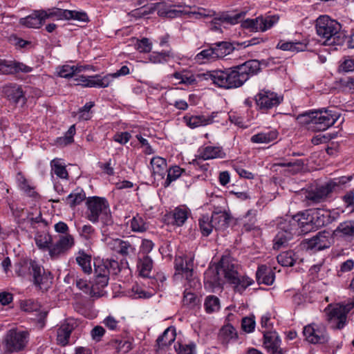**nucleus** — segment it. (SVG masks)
I'll return each instance as SVG.
<instances>
[{
  "mask_svg": "<svg viewBox=\"0 0 354 354\" xmlns=\"http://www.w3.org/2000/svg\"><path fill=\"white\" fill-rule=\"evenodd\" d=\"M266 62L251 59L243 64L221 69L208 71L198 73V80L208 81L214 86L225 89L236 88L241 86L251 75H256L261 69V65Z\"/></svg>",
  "mask_w": 354,
  "mask_h": 354,
  "instance_id": "nucleus-1",
  "label": "nucleus"
},
{
  "mask_svg": "<svg viewBox=\"0 0 354 354\" xmlns=\"http://www.w3.org/2000/svg\"><path fill=\"white\" fill-rule=\"evenodd\" d=\"M340 116L335 110L322 109L299 114L297 120L309 130L323 131L332 127Z\"/></svg>",
  "mask_w": 354,
  "mask_h": 354,
  "instance_id": "nucleus-2",
  "label": "nucleus"
},
{
  "mask_svg": "<svg viewBox=\"0 0 354 354\" xmlns=\"http://www.w3.org/2000/svg\"><path fill=\"white\" fill-rule=\"evenodd\" d=\"M245 15V12H244L235 14L226 12L222 13L218 19L232 25L241 22V27L251 32H265L271 28L279 20V17L276 15H261L255 19L243 20Z\"/></svg>",
  "mask_w": 354,
  "mask_h": 354,
  "instance_id": "nucleus-3",
  "label": "nucleus"
},
{
  "mask_svg": "<svg viewBox=\"0 0 354 354\" xmlns=\"http://www.w3.org/2000/svg\"><path fill=\"white\" fill-rule=\"evenodd\" d=\"M15 272L18 276H26L30 274L33 277L34 284L38 286L41 290H46L52 283L53 279L50 272H45L35 261L31 259H19L15 265Z\"/></svg>",
  "mask_w": 354,
  "mask_h": 354,
  "instance_id": "nucleus-4",
  "label": "nucleus"
},
{
  "mask_svg": "<svg viewBox=\"0 0 354 354\" xmlns=\"http://www.w3.org/2000/svg\"><path fill=\"white\" fill-rule=\"evenodd\" d=\"M341 24L327 15H322L316 20L317 34L324 39L325 45H342L344 42V35L340 32Z\"/></svg>",
  "mask_w": 354,
  "mask_h": 354,
  "instance_id": "nucleus-5",
  "label": "nucleus"
},
{
  "mask_svg": "<svg viewBox=\"0 0 354 354\" xmlns=\"http://www.w3.org/2000/svg\"><path fill=\"white\" fill-rule=\"evenodd\" d=\"M300 231L299 233L306 234L317 230L329 222V214L322 209H310L299 212L294 216Z\"/></svg>",
  "mask_w": 354,
  "mask_h": 354,
  "instance_id": "nucleus-6",
  "label": "nucleus"
},
{
  "mask_svg": "<svg viewBox=\"0 0 354 354\" xmlns=\"http://www.w3.org/2000/svg\"><path fill=\"white\" fill-rule=\"evenodd\" d=\"M86 218L93 223L100 220L104 225L113 224L112 216L110 213L109 205L105 198L93 196L88 198L86 203Z\"/></svg>",
  "mask_w": 354,
  "mask_h": 354,
  "instance_id": "nucleus-7",
  "label": "nucleus"
},
{
  "mask_svg": "<svg viewBox=\"0 0 354 354\" xmlns=\"http://www.w3.org/2000/svg\"><path fill=\"white\" fill-rule=\"evenodd\" d=\"M238 264L236 261L229 256H224L221 258L219 266L217 270H208L205 273V281L212 284H218V273L221 272L225 278L230 282L232 280H235V277L239 274L237 272Z\"/></svg>",
  "mask_w": 354,
  "mask_h": 354,
  "instance_id": "nucleus-8",
  "label": "nucleus"
},
{
  "mask_svg": "<svg viewBox=\"0 0 354 354\" xmlns=\"http://www.w3.org/2000/svg\"><path fill=\"white\" fill-rule=\"evenodd\" d=\"M279 231L274 239L273 248L279 250L288 245L289 241L293 239V236L299 233L300 229L297 222L295 221L294 216L289 220L281 222L278 226Z\"/></svg>",
  "mask_w": 354,
  "mask_h": 354,
  "instance_id": "nucleus-9",
  "label": "nucleus"
},
{
  "mask_svg": "<svg viewBox=\"0 0 354 354\" xmlns=\"http://www.w3.org/2000/svg\"><path fill=\"white\" fill-rule=\"evenodd\" d=\"M28 336L26 331L9 330L3 340L5 353L11 354L24 350L28 342Z\"/></svg>",
  "mask_w": 354,
  "mask_h": 354,
  "instance_id": "nucleus-10",
  "label": "nucleus"
},
{
  "mask_svg": "<svg viewBox=\"0 0 354 354\" xmlns=\"http://www.w3.org/2000/svg\"><path fill=\"white\" fill-rule=\"evenodd\" d=\"M234 50L232 44L227 41H219L212 44L209 48L203 50L197 54L198 59H205L208 61H215L230 55Z\"/></svg>",
  "mask_w": 354,
  "mask_h": 354,
  "instance_id": "nucleus-11",
  "label": "nucleus"
},
{
  "mask_svg": "<svg viewBox=\"0 0 354 354\" xmlns=\"http://www.w3.org/2000/svg\"><path fill=\"white\" fill-rule=\"evenodd\" d=\"M303 335L308 342L313 344H325L329 339L326 328L323 324H308L303 329Z\"/></svg>",
  "mask_w": 354,
  "mask_h": 354,
  "instance_id": "nucleus-12",
  "label": "nucleus"
},
{
  "mask_svg": "<svg viewBox=\"0 0 354 354\" xmlns=\"http://www.w3.org/2000/svg\"><path fill=\"white\" fill-rule=\"evenodd\" d=\"M340 181L335 182L330 180L324 185L312 188L306 192V199L313 204H317L324 201L330 194L337 187Z\"/></svg>",
  "mask_w": 354,
  "mask_h": 354,
  "instance_id": "nucleus-13",
  "label": "nucleus"
},
{
  "mask_svg": "<svg viewBox=\"0 0 354 354\" xmlns=\"http://www.w3.org/2000/svg\"><path fill=\"white\" fill-rule=\"evenodd\" d=\"M283 96L270 90H261L255 96L257 106L261 111H268L277 106L283 101Z\"/></svg>",
  "mask_w": 354,
  "mask_h": 354,
  "instance_id": "nucleus-14",
  "label": "nucleus"
},
{
  "mask_svg": "<svg viewBox=\"0 0 354 354\" xmlns=\"http://www.w3.org/2000/svg\"><path fill=\"white\" fill-rule=\"evenodd\" d=\"M75 244L74 238L71 234L59 236L56 243L51 244L49 248V255L52 259H57L68 252Z\"/></svg>",
  "mask_w": 354,
  "mask_h": 354,
  "instance_id": "nucleus-15",
  "label": "nucleus"
},
{
  "mask_svg": "<svg viewBox=\"0 0 354 354\" xmlns=\"http://www.w3.org/2000/svg\"><path fill=\"white\" fill-rule=\"evenodd\" d=\"M32 71V68L26 65L22 62L15 60H8L1 59L0 62V74L14 75L18 73H28Z\"/></svg>",
  "mask_w": 354,
  "mask_h": 354,
  "instance_id": "nucleus-16",
  "label": "nucleus"
},
{
  "mask_svg": "<svg viewBox=\"0 0 354 354\" xmlns=\"http://www.w3.org/2000/svg\"><path fill=\"white\" fill-rule=\"evenodd\" d=\"M331 244L332 237L326 230L318 232L317 235L306 241L307 248L317 251L328 248Z\"/></svg>",
  "mask_w": 354,
  "mask_h": 354,
  "instance_id": "nucleus-17",
  "label": "nucleus"
},
{
  "mask_svg": "<svg viewBox=\"0 0 354 354\" xmlns=\"http://www.w3.org/2000/svg\"><path fill=\"white\" fill-rule=\"evenodd\" d=\"M1 92L9 101L15 104L21 102L24 104L26 102L22 88L17 84L4 85Z\"/></svg>",
  "mask_w": 354,
  "mask_h": 354,
  "instance_id": "nucleus-18",
  "label": "nucleus"
},
{
  "mask_svg": "<svg viewBox=\"0 0 354 354\" xmlns=\"http://www.w3.org/2000/svg\"><path fill=\"white\" fill-rule=\"evenodd\" d=\"M225 156V153L222 147L207 146L198 150V158L193 161V164L199 166V160L201 159L207 160L214 158H223Z\"/></svg>",
  "mask_w": 354,
  "mask_h": 354,
  "instance_id": "nucleus-19",
  "label": "nucleus"
},
{
  "mask_svg": "<svg viewBox=\"0 0 354 354\" xmlns=\"http://www.w3.org/2000/svg\"><path fill=\"white\" fill-rule=\"evenodd\" d=\"M110 248L122 257H130L136 253V248L130 242L120 239L111 240L109 243Z\"/></svg>",
  "mask_w": 354,
  "mask_h": 354,
  "instance_id": "nucleus-20",
  "label": "nucleus"
},
{
  "mask_svg": "<svg viewBox=\"0 0 354 354\" xmlns=\"http://www.w3.org/2000/svg\"><path fill=\"white\" fill-rule=\"evenodd\" d=\"M77 326V322L73 319H68L57 329V341L62 346H66L72 331Z\"/></svg>",
  "mask_w": 354,
  "mask_h": 354,
  "instance_id": "nucleus-21",
  "label": "nucleus"
},
{
  "mask_svg": "<svg viewBox=\"0 0 354 354\" xmlns=\"http://www.w3.org/2000/svg\"><path fill=\"white\" fill-rule=\"evenodd\" d=\"M109 274L110 270L108 268V264L104 263L95 264V286H97V290L103 288L108 285Z\"/></svg>",
  "mask_w": 354,
  "mask_h": 354,
  "instance_id": "nucleus-22",
  "label": "nucleus"
},
{
  "mask_svg": "<svg viewBox=\"0 0 354 354\" xmlns=\"http://www.w3.org/2000/svg\"><path fill=\"white\" fill-rule=\"evenodd\" d=\"M328 317L333 327L336 329H342L346 324L347 312L344 307L338 306L333 308L329 313Z\"/></svg>",
  "mask_w": 354,
  "mask_h": 354,
  "instance_id": "nucleus-23",
  "label": "nucleus"
},
{
  "mask_svg": "<svg viewBox=\"0 0 354 354\" xmlns=\"http://www.w3.org/2000/svg\"><path fill=\"white\" fill-rule=\"evenodd\" d=\"M281 340L275 331L263 333V346L271 354L274 353L281 347Z\"/></svg>",
  "mask_w": 354,
  "mask_h": 354,
  "instance_id": "nucleus-24",
  "label": "nucleus"
},
{
  "mask_svg": "<svg viewBox=\"0 0 354 354\" xmlns=\"http://www.w3.org/2000/svg\"><path fill=\"white\" fill-rule=\"evenodd\" d=\"M256 278L258 283L270 286L274 281L275 274L270 267L261 265L258 267Z\"/></svg>",
  "mask_w": 354,
  "mask_h": 354,
  "instance_id": "nucleus-25",
  "label": "nucleus"
},
{
  "mask_svg": "<svg viewBox=\"0 0 354 354\" xmlns=\"http://www.w3.org/2000/svg\"><path fill=\"white\" fill-rule=\"evenodd\" d=\"M214 117L213 113L211 115H185L183 119L187 126L194 129L212 123Z\"/></svg>",
  "mask_w": 354,
  "mask_h": 354,
  "instance_id": "nucleus-26",
  "label": "nucleus"
},
{
  "mask_svg": "<svg viewBox=\"0 0 354 354\" xmlns=\"http://www.w3.org/2000/svg\"><path fill=\"white\" fill-rule=\"evenodd\" d=\"M45 21L41 10L35 11L26 17L20 19V24L27 28H39Z\"/></svg>",
  "mask_w": 354,
  "mask_h": 354,
  "instance_id": "nucleus-27",
  "label": "nucleus"
},
{
  "mask_svg": "<svg viewBox=\"0 0 354 354\" xmlns=\"http://www.w3.org/2000/svg\"><path fill=\"white\" fill-rule=\"evenodd\" d=\"M189 210L185 207H176L170 214L171 223L177 226H182L187 221Z\"/></svg>",
  "mask_w": 354,
  "mask_h": 354,
  "instance_id": "nucleus-28",
  "label": "nucleus"
},
{
  "mask_svg": "<svg viewBox=\"0 0 354 354\" xmlns=\"http://www.w3.org/2000/svg\"><path fill=\"white\" fill-rule=\"evenodd\" d=\"M335 236L351 237L354 235V221H346L340 223L333 231Z\"/></svg>",
  "mask_w": 354,
  "mask_h": 354,
  "instance_id": "nucleus-29",
  "label": "nucleus"
},
{
  "mask_svg": "<svg viewBox=\"0 0 354 354\" xmlns=\"http://www.w3.org/2000/svg\"><path fill=\"white\" fill-rule=\"evenodd\" d=\"M113 82L112 75L110 73L102 76L101 75H95L90 76L88 87L106 88L111 85Z\"/></svg>",
  "mask_w": 354,
  "mask_h": 354,
  "instance_id": "nucleus-30",
  "label": "nucleus"
},
{
  "mask_svg": "<svg viewBox=\"0 0 354 354\" xmlns=\"http://www.w3.org/2000/svg\"><path fill=\"white\" fill-rule=\"evenodd\" d=\"M150 164L153 174L163 178L167 169L165 159L159 156L154 157L151 160Z\"/></svg>",
  "mask_w": 354,
  "mask_h": 354,
  "instance_id": "nucleus-31",
  "label": "nucleus"
},
{
  "mask_svg": "<svg viewBox=\"0 0 354 354\" xmlns=\"http://www.w3.org/2000/svg\"><path fill=\"white\" fill-rule=\"evenodd\" d=\"M153 261L149 255L138 257V268L141 276L149 277L153 268Z\"/></svg>",
  "mask_w": 354,
  "mask_h": 354,
  "instance_id": "nucleus-32",
  "label": "nucleus"
},
{
  "mask_svg": "<svg viewBox=\"0 0 354 354\" xmlns=\"http://www.w3.org/2000/svg\"><path fill=\"white\" fill-rule=\"evenodd\" d=\"M85 198L86 194L84 192L82 189L77 188L66 198H63L62 200L71 207H75L84 201Z\"/></svg>",
  "mask_w": 354,
  "mask_h": 354,
  "instance_id": "nucleus-33",
  "label": "nucleus"
},
{
  "mask_svg": "<svg viewBox=\"0 0 354 354\" xmlns=\"http://www.w3.org/2000/svg\"><path fill=\"white\" fill-rule=\"evenodd\" d=\"M214 222L208 214L202 215L198 219V226L203 236H209L214 229Z\"/></svg>",
  "mask_w": 354,
  "mask_h": 354,
  "instance_id": "nucleus-34",
  "label": "nucleus"
},
{
  "mask_svg": "<svg viewBox=\"0 0 354 354\" xmlns=\"http://www.w3.org/2000/svg\"><path fill=\"white\" fill-rule=\"evenodd\" d=\"M84 68L82 66H71V65H64L62 66H59L57 68V74L59 77L64 78H71L74 76H76L77 74L82 72Z\"/></svg>",
  "mask_w": 354,
  "mask_h": 354,
  "instance_id": "nucleus-35",
  "label": "nucleus"
},
{
  "mask_svg": "<svg viewBox=\"0 0 354 354\" xmlns=\"http://www.w3.org/2000/svg\"><path fill=\"white\" fill-rule=\"evenodd\" d=\"M51 172L55 174L58 178L68 180V173L66 166L62 162L60 159L55 158L50 162Z\"/></svg>",
  "mask_w": 354,
  "mask_h": 354,
  "instance_id": "nucleus-36",
  "label": "nucleus"
},
{
  "mask_svg": "<svg viewBox=\"0 0 354 354\" xmlns=\"http://www.w3.org/2000/svg\"><path fill=\"white\" fill-rule=\"evenodd\" d=\"M278 133L276 130L261 132L251 137V141L254 143H269L277 139Z\"/></svg>",
  "mask_w": 354,
  "mask_h": 354,
  "instance_id": "nucleus-37",
  "label": "nucleus"
},
{
  "mask_svg": "<svg viewBox=\"0 0 354 354\" xmlns=\"http://www.w3.org/2000/svg\"><path fill=\"white\" fill-rule=\"evenodd\" d=\"M213 222L214 230L216 231H223L229 226L230 221L232 218V216L230 213L217 215L211 216Z\"/></svg>",
  "mask_w": 354,
  "mask_h": 354,
  "instance_id": "nucleus-38",
  "label": "nucleus"
},
{
  "mask_svg": "<svg viewBox=\"0 0 354 354\" xmlns=\"http://www.w3.org/2000/svg\"><path fill=\"white\" fill-rule=\"evenodd\" d=\"M277 47L281 50H290L292 52H300V51H304L306 48L307 45L305 43L300 42V41H280Z\"/></svg>",
  "mask_w": 354,
  "mask_h": 354,
  "instance_id": "nucleus-39",
  "label": "nucleus"
},
{
  "mask_svg": "<svg viewBox=\"0 0 354 354\" xmlns=\"http://www.w3.org/2000/svg\"><path fill=\"white\" fill-rule=\"evenodd\" d=\"M71 12L68 10H62L60 8H53L48 10H41V15L44 17L45 20L48 18H55L56 19H66V17H71Z\"/></svg>",
  "mask_w": 354,
  "mask_h": 354,
  "instance_id": "nucleus-40",
  "label": "nucleus"
},
{
  "mask_svg": "<svg viewBox=\"0 0 354 354\" xmlns=\"http://www.w3.org/2000/svg\"><path fill=\"white\" fill-rule=\"evenodd\" d=\"M75 284L80 290L89 295L91 297H99L102 295L99 290L95 291L97 286L94 284L92 286V287H91L86 280H84L82 279H76Z\"/></svg>",
  "mask_w": 354,
  "mask_h": 354,
  "instance_id": "nucleus-41",
  "label": "nucleus"
},
{
  "mask_svg": "<svg viewBox=\"0 0 354 354\" xmlns=\"http://www.w3.org/2000/svg\"><path fill=\"white\" fill-rule=\"evenodd\" d=\"M166 172H167V176L164 183L165 187H169L173 181L176 180L180 176L186 173L185 169L177 165L167 169Z\"/></svg>",
  "mask_w": 354,
  "mask_h": 354,
  "instance_id": "nucleus-42",
  "label": "nucleus"
},
{
  "mask_svg": "<svg viewBox=\"0 0 354 354\" xmlns=\"http://www.w3.org/2000/svg\"><path fill=\"white\" fill-rule=\"evenodd\" d=\"M176 339V333L174 328H168L157 339L159 347L170 345Z\"/></svg>",
  "mask_w": 354,
  "mask_h": 354,
  "instance_id": "nucleus-43",
  "label": "nucleus"
},
{
  "mask_svg": "<svg viewBox=\"0 0 354 354\" xmlns=\"http://www.w3.org/2000/svg\"><path fill=\"white\" fill-rule=\"evenodd\" d=\"M230 283L234 284L235 290L241 293L248 286L252 284L253 280L248 277H240L238 274L235 277V280H232Z\"/></svg>",
  "mask_w": 354,
  "mask_h": 354,
  "instance_id": "nucleus-44",
  "label": "nucleus"
},
{
  "mask_svg": "<svg viewBox=\"0 0 354 354\" xmlns=\"http://www.w3.org/2000/svg\"><path fill=\"white\" fill-rule=\"evenodd\" d=\"M130 227L134 232H144L147 230L148 225L142 216L136 214L131 220Z\"/></svg>",
  "mask_w": 354,
  "mask_h": 354,
  "instance_id": "nucleus-45",
  "label": "nucleus"
},
{
  "mask_svg": "<svg viewBox=\"0 0 354 354\" xmlns=\"http://www.w3.org/2000/svg\"><path fill=\"white\" fill-rule=\"evenodd\" d=\"M113 345L120 354H125L133 348L132 341L129 339H115L113 342Z\"/></svg>",
  "mask_w": 354,
  "mask_h": 354,
  "instance_id": "nucleus-46",
  "label": "nucleus"
},
{
  "mask_svg": "<svg viewBox=\"0 0 354 354\" xmlns=\"http://www.w3.org/2000/svg\"><path fill=\"white\" fill-rule=\"evenodd\" d=\"M204 306L207 313L216 312L220 308V301L217 297L209 295L205 299Z\"/></svg>",
  "mask_w": 354,
  "mask_h": 354,
  "instance_id": "nucleus-47",
  "label": "nucleus"
},
{
  "mask_svg": "<svg viewBox=\"0 0 354 354\" xmlns=\"http://www.w3.org/2000/svg\"><path fill=\"white\" fill-rule=\"evenodd\" d=\"M77 263L81 266L82 270L87 274H90L92 271L91 257V256L82 252L80 253L76 257Z\"/></svg>",
  "mask_w": 354,
  "mask_h": 354,
  "instance_id": "nucleus-48",
  "label": "nucleus"
},
{
  "mask_svg": "<svg viewBox=\"0 0 354 354\" xmlns=\"http://www.w3.org/2000/svg\"><path fill=\"white\" fill-rule=\"evenodd\" d=\"M219 335L226 342L236 339L238 335L235 328L231 324L225 325L221 329Z\"/></svg>",
  "mask_w": 354,
  "mask_h": 354,
  "instance_id": "nucleus-49",
  "label": "nucleus"
},
{
  "mask_svg": "<svg viewBox=\"0 0 354 354\" xmlns=\"http://www.w3.org/2000/svg\"><path fill=\"white\" fill-rule=\"evenodd\" d=\"M295 253L290 250L279 254L277 261L282 266H292L295 262Z\"/></svg>",
  "mask_w": 354,
  "mask_h": 354,
  "instance_id": "nucleus-50",
  "label": "nucleus"
},
{
  "mask_svg": "<svg viewBox=\"0 0 354 354\" xmlns=\"http://www.w3.org/2000/svg\"><path fill=\"white\" fill-rule=\"evenodd\" d=\"M175 261V268L176 271L178 272V273H182L186 277L187 279H189V277L192 276L193 269L190 268V266L189 264L188 266L185 265L184 259L181 258L178 259H176Z\"/></svg>",
  "mask_w": 354,
  "mask_h": 354,
  "instance_id": "nucleus-51",
  "label": "nucleus"
},
{
  "mask_svg": "<svg viewBox=\"0 0 354 354\" xmlns=\"http://www.w3.org/2000/svg\"><path fill=\"white\" fill-rule=\"evenodd\" d=\"M172 57L170 51L161 53L153 52L149 57V60L153 64H163Z\"/></svg>",
  "mask_w": 354,
  "mask_h": 354,
  "instance_id": "nucleus-52",
  "label": "nucleus"
},
{
  "mask_svg": "<svg viewBox=\"0 0 354 354\" xmlns=\"http://www.w3.org/2000/svg\"><path fill=\"white\" fill-rule=\"evenodd\" d=\"M174 77L176 80H180V83L184 84L186 85L195 84L197 82L196 78L198 79V77L197 76L196 77L193 75H188L187 74H184V73H179V72L175 73L174 74Z\"/></svg>",
  "mask_w": 354,
  "mask_h": 354,
  "instance_id": "nucleus-53",
  "label": "nucleus"
},
{
  "mask_svg": "<svg viewBox=\"0 0 354 354\" xmlns=\"http://www.w3.org/2000/svg\"><path fill=\"white\" fill-rule=\"evenodd\" d=\"M136 49L140 53H149L152 48V44L148 38L138 39L135 45Z\"/></svg>",
  "mask_w": 354,
  "mask_h": 354,
  "instance_id": "nucleus-54",
  "label": "nucleus"
},
{
  "mask_svg": "<svg viewBox=\"0 0 354 354\" xmlns=\"http://www.w3.org/2000/svg\"><path fill=\"white\" fill-rule=\"evenodd\" d=\"M255 325L256 322L253 316L245 317L241 320V328L245 333H250L253 332Z\"/></svg>",
  "mask_w": 354,
  "mask_h": 354,
  "instance_id": "nucleus-55",
  "label": "nucleus"
},
{
  "mask_svg": "<svg viewBox=\"0 0 354 354\" xmlns=\"http://www.w3.org/2000/svg\"><path fill=\"white\" fill-rule=\"evenodd\" d=\"M36 244L40 249H48L52 242V237L50 234L39 235L35 239Z\"/></svg>",
  "mask_w": 354,
  "mask_h": 354,
  "instance_id": "nucleus-56",
  "label": "nucleus"
},
{
  "mask_svg": "<svg viewBox=\"0 0 354 354\" xmlns=\"http://www.w3.org/2000/svg\"><path fill=\"white\" fill-rule=\"evenodd\" d=\"M40 308V305L33 300L29 299L21 302V308L26 312H37Z\"/></svg>",
  "mask_w": 354,
  "mask_h": 354,
  "instance_id": "nucleus-57",
  "label": "nucleus"
},
{
  "mask_svg": "<svg viewBox=\"0 0 354 354\" xmlns=\"http://www.w3.org/2000/svg\"><path fill=\"white\" fill-rule=\"evenodd\" d=\"M159 16L169 18H174L179 15L180 11L174 10L171 7L162 6L158 12Z\"/></svg>",
  "mask_w": 354,
  "mask_h": 354,
  "instance_id": "nucleus-58",
  "label": "nucleus"
},
{
  "mask_svg": "<svg viewBox=\"0 0 354 354\" xmlns=\"http://www.w3.org/2000/svg\"><path fill=\"white\" fill-rule=\"evenodd\" d=\"M80 233L81 236L86 240L92 239L95 236V229L89 224L83 225Z\"/></svg>",
  "mask_w": 354,
  "mask_h": 354,
  "instance_id": "nucleus-59",
  "label": "nucleus"
},
{
  "mask_svg": "<svg viewBox=\"0 0 354 354\" xmlns=\"http://www.w3.org/2000/svg\"><path fill=\"white\" fill-rule=\"evenodd\" d=\"M220 203L218 205H214L212 216H214L215 214L220 215L229 213L226 210V201L224 198H219Z\"/></svg>",
  "mask_w": 354,
  "mask_h": 354,
  "instance_id": "nucleus-60",
  "label": "nucleus"
},
{
  "mask_svg": "<svg viewBox=\"0 0 354 354\" xmlns=\"http://www.w3.org/2000/svg\"><path fill=\"white\" fill-rule=\"evenodd\" d=\"M153 243L149 239H143L140 248L139 256L148 255L153 248Z\"/></svg>",
  "mask_w": 354,
  "mask_h": 354,
  "instance_id": "nucleus-61",
  "label": "nucleus"
},
{
  "mask_svg": "<svg viewBox=\"0 0 354 354\" xmlns=\"http://www.w3.org/2000/svg\"><path fill=\"white\" fill-rule=\"evenodd\" d=\"M131 297L133 299H139V298H149L151 296V294L143 290L138 286H133L131 288Z\"/></svg>",
  "mask_w": 354,
  "mask_h": 354,
  "instance_id": "nucleus-62",
  "label": "nucleus"
},
{
  "mask_svg": "<svg viewBox=\"0 0 354 354\" xmlns=\"http://www.w3.org/2000/svg\"><path fill=\"white\" fill-rule=\"evenodd\" d=\"M131 138V135L129 132L124 131L115 133L113 139L120 145H125L130 140Z\"/></svg>",
  "mask_w": 354,
  "mask_h": 354,
  "instance_id": "nucleus-63",
  "label": "nucleus"
},
{
  "mask_svg": "<svg viewBox=\"0 0 354 354\" xmlns=\"http://www.w3.org/2000/svg\"><path fill=\"white\" fill-rule=\"evenodd\" d=\"M339 70L344 72H351L354 71V59L345 58L339 66Z\"/></svg>",
  "mask_w": 354,
  "mask_h": 354,
  "instance_id": "nucleus-64",
  "label": "nucleus"
}]
</instances>
